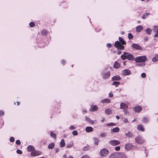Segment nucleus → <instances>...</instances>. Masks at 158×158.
<instances>
[{
  "mask_svg": "<svg viewBox=\"0 0 158 158\" xmlns=\"http://www.w3.org/2000/svg\"><path fill=\"white\" fill-rule=\"evenodd\" d=\"M29 25L31 27H33L35 25V23L33 22H30L29 23Z\"/></svg>",
  "mask_w": 158,
  "mask_h": 158,
  "instance_id": "nucleus-43",
  "label": "nucleus"
},
{
  "mask_svg": "<svg viewBox=\"0 0 158 158\" xmlns=\"http://www.w3.org/2000/svg\"><path fill=\"white\" fill-rule=\"evenodd\" d=\"M65 143L64 139H62L60 143V147L63 148L65 146Z\"/></svg>",
  "mask_w": 158,
  "mask_h": 158,
  "instance_id": "nucleus-27",
  "label": "nucleus"
},
{
  "mask_svg": "<svg viewBox=\"0 0 158 158\" xmlns=\"http://www.w3.org/2000/svg\"><path fill=\"white\" fill-rule=\"evenodd\" d=\"M63 158H67V156L65 155H64L63 156Z\"/></svg>",
  "mask_w": 158,
  "mask_h": 158,
  "instance_id": "nucleus-64",
  "label": "nucleus"
},
{
  "mask_svg": "<svg viewBox=\"0 0 158 158\" xmlns=\"http://www.w3.org/2000/svg\"><path fill=\"white\" fill-rule=\"evenodd\" d=\"M128 38L129 40H131L133 38V36L131 34L129 33L128 34Z\"/></svg>",
  "mask_w": 158,
  "mask_h": 158,
  "instance_id": "nucleus-40",
  "label": "nucleus"
},
{
  "mask_svg": "<svg viewBox=\"0 0 158 158\" xmlns=\"http://www.w3.org/2000/svg\"><path fill=\"white\" fill-rule=\"evenodd\" d=\"M119 40L120 41V43H121L122 45H125L126 44L125 41L123 40L121 37H119Z\"/></svg>",
  "mask_w": 158,
  "mask_h": 158,
  "instance_id": "nucleus-29",
  "label": "nucleus"
},
{
  "mask_svg": "<svg viewBox=\"0 0 158 158\" xmlns=\"http://www.w3.org/2000/svg\"><path fill=\"white\" fill-rule=\"evenodd\" d=\"M82 113L84 114H85L87 113V111H86V110L84 109H82Z\"/></svg>",
  "mask_w": 158,
  "mask_h": 158,
  "instance_id": "nucleus-57",
  "label": "nucleus"
},
{
  "mask_svg": "<svg viewBox=\"0 0 158 158\" xmlns=\"http://www.w3.org/2000/svg\"><path fill=\"white\" fill-rule=\"evenodd\" d=\"M137 128L138 130L141 131H144V128L143 125H142L139 124L138 125L137 127Z\"/></svg>",
  "mask_w": 158,
  "mask_h": 158,
  "instance_id": "nucleus-19",
  "label": "nucleus"
},
{
  "mask_svg": "<svg viewBox=\"0 0 158 158\" xmlns=\"http://www.w3.org/2000/svg\"><path fill=\"white\" fill-rule=\"evenodd\" d=\"M105 113L107 115H110L112 114V111L111 109H107L105 110Z\"/></svg>",
  "mask_w": 158,
  "mask_h": 158,
  "instance_id": "nucleus-30",
  "label": "nucleus"
},
{
  "mask_svg": "<svg viewBox=\"0 0 158 158\" xmlns=\"http://www.w3.org/2000/svg\"><path fill=\"white\" fill-rule=\"evenodd\" d=\"M157 61H158V55H156L152 59V61L153 62H155Z\"/></svg>",
  "mask_w": 158,
  "mask_h": 158,
  "instance_id": "nucleus-37",
  "label": "nucleus"
},
{
  "mask_svg": "<svg viewBox=\"0 0 158 158\" xmlns=\"http://www.w3.org/2000/svg\"><path fill=\"white\" fill-rule=\"evenodd\" d=\"M134 111L137 113L140 112L142 110V108L140 106H137L134 108Z\"/></svg>",
  "mask_w": 158,
  "mask_h": 158,
  "instance_id": "nucleus-12",
  "label": "nucleus"
},
{
  "mask_svg": "<svg viewBox=\"0 0 158 158\" xmlns=\"http://www.w3.org/2000/svg\"><path fill=\"white\" fill-rule=\"evenodd\" d=\"M114 46L118 49L123 50L124 49V46L121 44L118 41H116L115 42Z\"/></svg>",
  "mask_w": 158,
  "mask_h": 158,
  "instance_id": "nucleus-5",
  "label": "nucleus"
},
{
  "mask_svg": "<svg viewBox=\"0 0 158 158\" xmlns=\"http://www.w3.org/2000/svg\"><path fill=\"white\" fill-rule=\"evenodd\" d=\"M150 14V13H146L144 14L142 16V19H146L147 17Z\"/></svg>",
  "mask_w": 158,
  "mask_h": 158,
  "instance_id": "nucleus-35",
  "label": "nucleus"
},
{
  "mask_svg": "<svg viewBox=\"0 0 158 158\" xmlns=\"http://www.w3.org/2000/svg\"><path fill=\"white\" fill-rule=\"evenodd\" d=\"M120 147L119 146H117L115 148V150L117 151H118L120 150Z\"/></svg>",
  "mask_w": 158,
  "mask_h": 158,
  "instance_id": "nucleus-50",
  "label": "nucleus"
},
{
  "mask_svg": "<svg viewBox=\"0 0 158 158\" xmlns=\"http://www.w3.org/2000/svg\"><path fill=\"white\" fill-rule=\"evenodd\" d=\"M109 153L108 151L106 148H103L100 151V154L103 156H106Z\"/></svg>",
  "mask_w": 158,
  "mask_h": 158,
  "instance_id": "nucleus-6",
  "label": "nucleus"
},
{
  "mask_svg": "<svg viewBox=\"0 0 158 158\" xmlns=\"http://www.w3.org/2000/svg\"><path fill=\"white\" fill-rule=\"evenodd\" d=\"M123 111L125 114H127L129 113V112L127 110H124Z\"/></svg>",
  "mask_w": 158,
  "mask_h": 158,
  "instance_id": "nucleus-54",
  "label": "nucleus"
},
{
  "mask_svg": "<svg viewBox=\"0 0 158 158\" xmlns=\"http://www.w3.org/2000/svg\"><path fill=\"white\" fill-rule=\"evenodd\" d=\"M119 130V129L118 127H116L111 130V133L113 132H117Z\"/></svg>",
  "mask_w": 158,
  "mask_h": 158,
  "instance_id": "nucleus-25",
  "label": "nucleus"
},
{
  "mask_svg": "<svg viewBox=\"0 0 158 158\" xmlns=\"http://www.w3.org/2000/svg\"><path fill=\"white\" fill-rule=\"evenodd\" d=\"M15 143H16L17 145H19L21 143L20 141L19 140H16L15 142Z\"/></svg>",
  "mask_w": 158,
  "mask_h": 158,
  "instance_id": "nucleus-51",
  "label": "nucleus"
},
{
  "mask_svg": "<svg viewBox=\"0 0 158 158\" xmlns=\"http://www.w3.org/2000/svg\"><path fill=\"white\" fill-rule=\"evenodd\" d=\"M106 135V133H102L100 134V136L101 137L103 138L105 137Z\"/></svg>",
  "mask_w": 158,
  "mask_h": 158,
  "instance_id": "nucleus-53",
  "label": "nucleus"
},
{
  "mask_svg": "<svg viewBox=\"0 0 158 158\" xmlns=\"http://www.w3.org/2000/svg\"><path fill=\"white\" fill-rule=\"evenodd\" d=\"M120 66V65L118 62L117 61H115L114 65V68L117 69L119 68Z\"/></svg>",
  "mask_w": 158,
  "mask_h": 158,
  "instance_id": "nucleus-28",
  "label": "nucleus"
},
{
  "mask_svg": "<svg viewBox=\"0 0 158 158\" xmlns=\"http://www.w3.org/2000/svg\"><path fill=\"white\" fill-rule=\"evenodd\" d=\"M137 63L136 65L138 66L143 67L145 65V63L137 62Z\"/></svg>",
  "mask_w": 158,
  "mask_h": 158,
  "instance_id": "nucleus-31",
  "label": "nucleus"
},
{
  "mask_svg": "<svg viewBox=\"0 0 158 158\" xmlns=\"http://www.w3.org/2000/svg\"><path fill=\"white\" fill-rule=\"evenodd\" d=\"M85 121L92 124H94L96 121V120H92L89 118L87 117H85Z\"/></svg>",
  "mask_w": 158,
  "mask_h": 158,
  "instance_id": "nucleus-16",
  "label": "nucleus"
},
{
  "mask_svg": "<svg viewBox=\"0 0 158 158\" xmlns=\"http://www.w3.org/2000/svg\"><path fill=\"white\" fill-rule=\"evenodd\" d=\"M110 75V72L107 69L103 70L101 73V76L103 78L106 79Z\"/></svg>",
  "mask_w": 158,
  "mask_h": 158,
  "instance_id": "nucleus-3",
  "label": "nucleus"
},
{
  "mask_svg": "<svg viewBox=\"0 0 158 158\" xmlns=\"http://www.w3.org/2000/svg\"><path fill=\"white\" fill-rule=\"evenodd\" d=\"M147 57L145 56H139L136 57L135 59V60L136 63L142 62L145 63L146 61L147 60Z\"/></svg>",
  "mask_w": 158,
  "mask_h": 158,
  "instance_id": "nucleus-2",
  "label": "nucleus"
},
{
  "mask_svg": "<svg viewBox=\"0 0 158 158\" xmlns=\"http://www.w3.org/2000/svg\"><path fill=\"white\" fill-rule=\"evenodd\" d=\"M72 134L74 135H78V132L77 131H74L72 132Z\"/></svg>",
  "mask_w": 158,
  "mask_h": 158,
  "instance_id": "nucleus-42",
  "label": "nucleus"
},
{
  "mask_svg": "<svg viewBox=\"0 0 158 158\" xmlns=\"http://www.w3.org/2000/svg\"><path fill=\"white\" fill-rule=\"evenodd\" d=\"M126 135L128 138H131L134 136V134L131 132L129 131L125 134Z\"/></svg>",
  "mask_w": 158,
  "mask_h": 158,
  "instance_id": "nucleus-21",
  "label": "nucleus"
},
{
  "mask_svg": "<svg viewBox=\"0 0 158 158\" xmlns=\"http://www.w3.org/2000/svg\"><path fill=\"white\" fill-rule=\"evenodd\" d=\"M121 57L123 60L127 59L128 60L132 61L135 59L134 57L132 55L126 52H124Z\"/></svg>",
  "mask_w": 158,
  "mask_h": 158,
  "instance_id": "nucleus-1",
  "label": "nucleus"
},
{
  "mask_svg": "<svg viewBox=\"0 0 158 158\" xmlns=\"http://www.w3.org/2000/svg\"><path fill=\"white\" fill-rule=\"evenodd\" d=\"M113 96V94L111 93H110L109 94V97L110 98H112Z\"/></svg>",
  "mask_w": 158,
  "mask_h": 158,
  "instance_id": "nucleus-58",
  "label": "nucleus"
},
{
  "mask_svg": "<svg viewBox=\"0 0 158 158\" xmlns=\"http://www.w3.org/2000/svg\"><path fill=\"white\" fill-rule=\"evenodd\" d=\"M124 122L126 123H127L128 122V120L127 119H125L124 120Z\"/></svg>",
  "mask_w": 158,
  "mask_h": 158,
  "instance_id": "nucleus-63",
  "label": "nucleus"
},
{
  "mask_svg": "<svg viewBox=\"0 0 158 158\" xmlns=\"http://www.w3.org/2000/svg\"><path fill=\"white\" fill-rule=\"evenodd\" d=\"M54 146L55 143H52L48 145V148L49 149H52L53 148Z\"/></svg>",
  "mask_w": 158,
  "mask_h": 158,
  "instance_id": "nucleus-32",
  "label": "nucleus"
},
{
  "mask_svg": "<svg viewBox=\"0 0 158 158\" xmlns=\"http://www.w3.org/2000/svg\"><path fill=\"white\" fill-rule=\"evenodd\" d=\"M131 47L132 48L137 50H142V48L138 44L133 43L131 45Z\"/></svg>",
  "mask_w": 158,
  "mask_h": 158,
  "instance_id": "nucleus-7",
  "label": "nucleus"
},
{
  "mask_svg": "<svg viewBox=\"0 0 158 158\" xmlns=\"http://www.w3.org/2000/svg\"><path fill=\"white\" fill-rule=\"evenodd\" d=\"M41 34L43 35H46L48 34V31L46 30H43L42 31Z\"/></svg>",
  "mask_w": 158,
  "mask_h": 158,
  "instance_id": "nucleus-38",
  "label": "nucleus"
},
{
  "mask_svg": "<svg viewBox=\"0 0 158 158\" xmlns=\"http://www.w3.org/2000/svg\"><path fill=\"white\" fill-rule=\"evenodd\" d=\"M123 74L124 76H127L131 74L130 71L128 69H125L123 71Z\"/></svg>",
  "mask_w": 158,
  "mask_h": 158,
  "instance_id": "nucleus-15",
  "label": "nucleus"
},
{
  "mask_svg": "<svg viewBox=\"0 0 158 158\" xmlns=\"http://www.w3.org/2000/svg\"><path fill=\"white\" fill-rule=\"evenodd\" d=\"M69 128L71 130H73L75 129V127L74 126L71 125L69 127Z\"/></svg>",
  "mask_w": 158,
  "mask_h": 158,
  "instance_id": "nucleus-52",
  "label": "nucleus"
},
{
  "mask_svg": "<svg viewBox=\"0 0 158 158\" xmlns=\"http://www.w3.org/2000/svg\"><path fill=\"white\" fill-rule=\"evenodd\" d=\"M111 102L110 99L109 98H105L102 99L101 102L103 103H110Z\"/></svg>",
  "mask_w": 158,
  "mask_h": 158,
  "instance_id": "nucleus-17",
  "label": "nucleus"
},
{
  "mask_svg": "<svg viewBox=\"0 0 158 158\" xmlns=\"http://www.w3.org/2000/svg\"><path fill=\"white\" fill-rule=\"evenodd\" d=\"M141 77L143 78H144L146 77V74L145 73H142L141 75Z\"/></svg>",
  "mask_w": 158,
  "mask_h": 158,
  "instance_id": "nucleus-47",
  "label": "nucleus"
},
{
  "mask_svg": "<svg viewBox=\"0 0 158 158\" xmlns=\"http://www.w3.org/2000/svg\"><path fill=\"white\" fill-rule=\"evenodd\" d=\"M105 120V119L104 118H102V119L101 121V122L102 123H103Z\"/></svg>",
  "mask_w": 158,
  "mask_h": 158,
  "instance_id": "nucleus-62",
  "label": "nucleus"
},
{
  "mask_svg": "<svg viewBox=\"0 0 158 158\" xmlns=\"http://www.w3.org/2000/svg\"><path fill=\"white\" fill-rule=\"evenodd\" d=\"M81 158H90V157L87 155H85L81 157Z\"/></svg>",
  "mask_w": 158,
  "mask_h": 158,
  "instance_id": "nucleus-45",
  "label": "nucleus"
},
{
  "mask_svg": "<svg viewBox=\"0 0 158 158\" xmlns=\"http://www.w3.org/2000/svg\"><path fill=\"white\" fill-rule=\"evenodd\" d=\"M98 109V108L96 105L91 106V108L89 110L90 111L94 112L97 111Z\"/></svg>",
  "mask_w": 158,
  "mask_h": 158,
  "instance_id": "nucleus-20",
  "label": "nucleus"
},
{
  "mask_svg": "<svg viewBox=\"0 0 158 158\" xmlns=\"http://www.w3.org/2000/svg\"><path fill=\"white\" fill-rule=\"evenodd\" d=\"M93 128L91 127H87L85 128V131L87 132H89L93 131Z\"/></svg>",
  "mask_w": 158,
  "mask_h": 158,
  "instance_id": "nucleus-23",
  "label": "nucleus"
},
{
  "mask_svg": "<svg viewBox=\"0 0 158 158\" xmlns=\"http://www.w3.org/2000/svg\"><path fill=\"white\" fill-rule=\"evenodd\" d=\"M50 135L52 138H56V134L52 132H50Z\"/></svg>",
  "mask_w": 158,
  "mask_h": 158,
  "instance_id": "nucleus-41",
  "label": "nucleus"
},
{
  "mask_svg": "<svg viewBox=\"0 0 158 158\" xmlns=\"http://www.w3.org/2000/svg\"><path fill=\"white\" fill-rule=\"evenodd\" d=\"M73 143H71L67 145L66 147L68 148H71L73 145Z\"/></svg>",
  "mask_w": 158,
  "mask_h": 158,
  "instance_id": "nucleus-46",
  "label": "nucleus"
},
{
  "mask_svg": "<svg viewBox=\"0 0 158 158\" xmlns=\"http://www.w3.org/2000/svg\"><path fill=\"white\" fill-rule=\"evenodd\" d=\"M10 141L11 142H13L15 141V138L13 137H11L10 138Z\"/></svg>",
  "mask_w": 158,
  "mask_h": 158,
  "instance_id": "nucleus-48",
  "label": "nucleus"
},
{
  "mask_svg": "<svg viewBox=\"0 0 158 158\" xmlns=\"http://www.w3.org/2000/svg\"><path fill=\"white\" fill-rule=\"evenodd\" d=\"M27 148L29 151H33L35 150V148L31 145H29Z\"/></svg>",
  "mask_w": 158,
  "mask_h": 158,
  "instance_id": "nucleus-26",
  "label": "nucleus"
},
{
  "mask_svg": "<svg viewBox=\"0 0 158 158\" xmlns=\"http://www.w3.org/2000/svg\"><path fill=\"white\" fill-rule=\"evenodd\" d=\"M128 108V106L127 104L123 103L121 102L120 104V109H121L127 110Z\"/></svg>",
  "mask_w": 158,
  "mask_h": 158,
  "instance_id": "nucleus-10",
  "label": "nucleus"
},
{
  "mask_svg": "<svg viewBox=\"0 0 158 158\" xmlns=\"http://www.w3.org/2000/svg\"><path fill=\"white\" fill-rule=\"evenodd\" d=\"M4 114V112L3 111L0 110V116H3Z\"/></svg>",
  "mask_w": 158,
  "mask_h": 158,
  "instance_id": "nucleus-49",
  "label": "nucleus"
},
{
  "mask_svg": "<svg viewBox=\"0 0 158 158\" xmlns=\"http://www.w3.org/2000/svg\"><path fill=\"white\" fill-rule=\"evenodd\" d=\"M90 148V147L89 146L87 145L84 147L83 148V150L84 151H86L89 150Z\"/></svg>",
  "mask_w": 158,
  "mask_h": 158,
  "instance_id": "nucleus-36",
  "label": "nucleus"
},
{
  "mask_svg": "<svg viewBox=\"0 0 158 158\" xmlns=\"http://www.w3.org/2000/svg\"><path fill=\"white\" fill-rule=\"evenodd\" d=\"M148 40V38L147 37H145L144 38V41H147Z\"/></svg>",
  "mask_w": 158,
  "mask_h": 158,
  "instance_id": "nucleus-60",
  "label": "nucleus"
},
{
  "mask_svg": "<svg viewBox=\"0 0 158 158\" xmlns=\"http://www.w3.org/2000/svg\"><path fill=\"white\" fill-rule=\"evenodd\" d=\"M148 118L146 117H144L143 118L142 120V122L143 123L146 124L148 123Z\"/></svg>",
  "mask_w": 158,
  "mask_h": 158,
  "instance_id": "nucleus-33",
  "label": "nucleus"
},
{
  "mask_svg": "<svg viewBox=\"0 0 158 158\" xmlns=\"http://www.w3.org/2000/svg\"><path fill=\"white\" fill-rule=\"evenodd\" d=\"M109 143L112 146H116L120 144V142L117 140H111L109 141Z\"/></svg>",
  "mask_w": 158,
  "mask_h": 158,
  "instance_id": "nucleus-8",
  "label": "nucleus"
},
{
  "mask_svg": "<svg viewBox=\"0 0 158 158\" xmlns=\"http://www.w3.org/2000/svg\"><path fill=\"white\" fill-rule=\"evenodd\" d=\"M42 154V152L40 151H33L31 153V155L32 156H35L41 155Z\"/></svg>",
  "mask_w": 158,
  "mask_h": 158,
  "instance_id": "nucleus-9",
  "label": "nucleus"
},
{
  "mask_svg": "<svg viewBox=\"0 0 158 158\" xmlns=\"http://www.w3.org/2000/svg\"><path fill=\"white\" fill-rule=\"evenodd\" d=\"M93 139L94 145H98L99 142V139L97 138L94 137L93 138Z\"/></svg>",
  "mask_w": 158,
  "mask_h": 158,
  "instance_id": "nucleus-24",
  "label": "nucleus"
},
{
  "mask_svg": "<svg viewBox=\"0 0 158 158\" xmlns=\"http://www.w3.org/2000/svg\"><path fill=\"white\" fill-rule=\"evenodd\" d=\"M154 32L156 33L154 35V37H158V26H154L153 27Z\"/></svg>",
  "mask_w": 158,
  "mask_h": 158,
  "instance_id": "nucleus-13",
  "label": "nucleus"
},
{
  "mask_svg": "<svg viewBox=\"0 0 158 158\" xmlns=\"http://www.w3.org/2000/svg\"><path fill=\"white\" fill-rule=\"evenodd\" d=\"M107 125L109 126H114L115 125V124L114 123H110L107 124Z\"/></svg>",
  "mask_w": 158,
  "mask_h": 158,
  "instance_id": "nucleus-55",
  "label": "nucleus"
},
{
  "mask_svg": "<svg viewBox=\"0 0 158 158\" xmlns=\"http://www.w3.org/2000/svg\"><path fill=\"white\" fill-rule=\"evenodd\" d=\"M54 150L56 153H57L59 151V149L58 148H55Z\"/></svg>",
  "mask_w": 158,
  "mask_h": 158,
  "instance_id": "nucleus-59",
  "label": "nucleus"
},
{
  "mask_svg": "<svg viewBox=\"0 0 158 158\" xmlns=\"http://www.w3.org/2000/svg\"><path fill=\"white\" fill-rule=\"evenodd\" d=\"M143 29V27L141 25L137 26L136 27V31L137 32L141 31Z\"/></svg>",
  "mask_w": 158,
  "mask_h": 158,
  "instance_id": "nucleus-22",
  "label": "nucleus"
},
{
  "mask_svg": "<svg viewBox=\"0 0 158 158\" xmlns=\"http://www.w3.org/2000/svg\"><path fill=\"white\" fill-rule=\"evenodd\" d=\"M16 152L17 153L19 154H21L23 153L22 151H21L20 149H18V150H17V151H16Z\"/></svg>",
  "mask_w": 158,
  "mask_h": 158,
  "instance_id": "nucleus-44",
  "label": "nucleus"
},
{
  "mask_svg": "<svg viewBox=\"0 0 158 158\" xmlns=\"http://www.w3.org/2000/svg\"><path fill=\"white\" fill-rule=\"evenodd\" d=\"M110 158H127L126 157L123 155L119 154L118 155H115L112 156Z\"/></svg>",
  "mask_w": 158,
  "mask_h": 158,
  "instance_id": "nucleus-14",
  "label": "nucleus"
},
{
  "mask_svg": "<svg viewBox=\"0 0 158 158\" xmlns=\"http://www.w3.org/2000/svg\"><path fill=\"white\" fill-rule=\"evenodd\" d=\"M133 148V146L131 143H127L125 145V148L126 150L129 151L131 149Z\"/></svg>",
  "mask_w": 158,
  "mask_h": 158,
  "instance_id": "nucleus-11",
  "label": "nucleus"
},
{
  "mask_svg": "<svg viewBox=\"0 0 158 158\" xmlns=\"http://www.w3.org/2000/svg\"><path fill=\"white\" fill-rule=\"evenodd\" d=\"M61 62L62 64H64L65 63V60H62Z\"/></svg>",
  "mask_w": 158,
  "mask_h": 158,
  "instance_id": "nucleus-61",
  "label": "nucleus"
},
{
  "mask_svg": "<svg viewBox=\"0 0 158 158\" xmlns=\"http://www.w3.org/2000/svg\"><path fill=\"white\" fill-rule=\"evenodd\" d=\"M145 31L148 35H150L152 33V30L150 28H148L145 30Z\"/></svg>",
  "mask_w": 158,
  "mask_h": 158,
  "instance_id": "nucleus-34",
  "label": "nucleus"
},
{
  "mask_svg": "<svg viewBox=\"0 0 158 158\" xmlns=\"http://www.w3.org/2000/svg\"><path fill=\"white\" fill-rule=\"evenodd\" d=\"M120 84L119 82L118 81H114L112 83V85H114L116 87H118V85Z\"/></svg>",
  "mask_w": 158,
  "mask_h": 158,
  "instance_id": "nucleus-39",
  "label": "nucleus"
},
{
  "mask_svg": "<svg viewBox=\"0 0 158 158\" xmlns=\"http://www.w3.org/2000/svg\"><path fill=\"white\" fill-rule=\"evenodd\" d=\"M135 142L139 144H142L144 142V139L140 136L136 137L135 139Z\"/></svg>",
  "mask_w": 158,
  "mask_h": 158,
  "instance_id": "nucleus-4",
  "label": "nucleus"
},
{
  "mask_svg": "<svg viewBox=\"0 0 158 158\" xmlns=\"http://www.w3.org/2000/svg\"><path fill=\"white\" fill-rule=\"evenodd\" d=\"M121 79L119 75H116L113 76L112 78V80L113 81H119Z\"/></svg>",
  "mask_w": 158,
  "mask_h": 158,
  "instance_id": "nucleus-18",
  "label": "nucleus"
},
{
  "mask_svg": "<svg viewBox=\"0 0 158 158\" xmlns=\"http://www.w3.org/2000/svg\"><path fill=\"white\" fill-rule=\"evenodd\" d=\"M112 45L110 43H108L107 44V46L109 48H110L111 47Z\"/></svg>",
  "mask_w": 158,
  "mask_h": 158,
  "instance_id": "nucleus-56",
  "label": "nucleus"
}]
</instances>
